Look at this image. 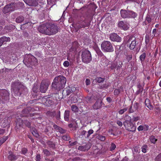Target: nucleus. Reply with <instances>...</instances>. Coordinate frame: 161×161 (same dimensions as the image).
<instances>
[{
	"mask_svg": "<svg viewBox=\"0 0 161 161\" xmlns=\"http://www.w3.org/2000/svg\"><path fill=\"white\" fill-rule=\"evenodd\" d=\"M58 30V27L56 25L50 24L41 25L38 28L40 32L49 36L56 34Z\"/></svg>",
	"mask_w": 161,
	"mask_h": 161,
	"instance_id": "1",
	"label": "nucleus"
},
{
	"mask_svg": "<svg viewBox=\"0 0 161 161\" xmlns=\"http://www.w3.org/2000/svg\"><path fill=\"white\" fill-rule=\"evenodd\" d=\"M66 83L65 77L63 76L56 77L52 84V87L56 90H59L64 87Z\"/></svg>",
	"mask_w": 161,
	"mask_h": 161,
	"instance_id": "2",
	"label": "nucleus"
},
{
	"mask_svg": "<svg viewBox=\"0 0 161 161\" xmlns=\"http://www.w3.org/2000/svg\"><path fill=\"white\" fill-rule=\"evenodd\" d=\"M102 50L104 52H111L114 51V49L111 42L108 41L103 42L101 45Z\"/></svg>",
	"mask_w": 161,
	"mask_h": 161,
	"instance_id": "3",
	"label": "nucleus"
},
{
	"mask_svg": "<svg viewBox=\"0 0 161 161\" xmlns=\"http://www.w3.org/2000/svg\"><path fill=\"white\" fill-rule=\"evenodd\" d=\"M81 58L82 62L85 63H88L92 60L91 53L89 51L86 50L82 51Z\"/></svg>",
	"mask_w": 161,
	"mask_h": 161,
	"instance_id": "4",
	"label": "nucleus"
},
{
	"mask_svg": "<svg viewBox=\"0 0 161 161\" xmlns=\"http://www.w3.org/2000/svg\"><path fill=\"white\" fill-rule=\"evenodd\" d=\"M17 4L15 3H12L11 4L6 5L3 9V12L5 13H7L9 12L14 11L17 9L16 6Z\"/></svg>",
	"mask_w": 161,
	"mask_h": 161,
	"instance_id": "5",
	"label": "nucleus"
},
{
	"mask_svg": "<svg viewBox=\"0 0 161 161\" xmlns=\"http://www.w3.org/2000/svg\"><path fill=\"white\" fill-rule=\"evenodd\" d=\"M126 43L127 46L129 45V48L130 49H134L136 45L135 38L132 36L129 37Z\"/></svg>",
	"mask_w": 161,
	"mask_h": 161,
	"instance_id": "6",
	"label": "nucleus"
},
{
	"mask_svg": "<svg viewBox=\"0 0 161 161\" xmlns=\"http://www.w3.org/2000/svg\"><path fill=\"white\" fill-rule=\"evenodd\" d=\"M123 124L125 129L129 131H134L136 130V127L131 122L128 123L124 122Z\"/></svg>",
	"mask_w": 161,
	"mask_h": 161,
	"instance_id": "7",
	"label": "nucleus"
},
{
	"mask_svg": "<svg viewBox=\"0 0 161 161\" xmlns=\"http://www.w3.org/2000/svg\"><path fill=\"white\" fill-rule=\"evenodd\" d=\"M50 83L48 81L43 80L40 86V91L42 93H45L47 90Z\"/></svg>",
	"mask_w": 161,
	"mask_h": 161,
	"instance_id": "8",
	"label": "nucleus"
},
{
	"mask_svg": "<svg viewBox=\"0 0 161 161\" xmlns=\"http://www.w3.org/2000/svg\"><path fill=\"white\" fill-rule=\"evenodd\" d=\"M118 27L121 29L124 30H127L129 28V25L126 22L123 21H119L118 24Z\"/></svg>",
	"mask_w": 161,
	"mask_h": 161,
	"instance_id": "9",
	"label": "nucleus"
},
{
	"mask_svg": "<svg viewBox=\"0 0 161 161\" xmlns=\"http://www.w3.org/2000/svg\"><path fill=\"white\" fill-rule=\"evenodd\" d=\"M9 95V93L6 90H0V96L2 97V99L6 100L8 99ZM0 100H1V99H0Z\"/></svg>",
	"mask_w": 161,
	"mask_h": 161,
	"instance_id": "10",
	"label": "nucleus"
},
{
	"mask_svg": "<svg viewBox=\"0 0 161 161\" xmlns=\"http://www.w3.org/2000/svg\"><path fill=\"white\" fill-rule=\"evenodd\" d=\"M27 61L31 65H34L37 63V60L34 56L29 55L28 56Z\"/></svg>",
	"mask_w": 161,
	"mask_h": 161,
	"instance_id": "11",
	"label": "nucleus"
},
{
	"mask_svg": "<svg viewBox=\"0 0 161 161\" xmlns=\"http://www.w3.org/2000/svg\"><path fill=\"white\" fill-rule=\"evenodd\" d=\"M110 38L111 41L117 42H120L121 40V37L115 33L111 34L110 35Z\"/></svg>",
	"mask_w": 161,
	"mask_h": 161,
	"instance_id": "12",
	"label": "nucleus"
},
{
	"mask_svg": "<svg viewBox=\"0 0 161 161\" xmlns=\"http://www.w3.org/2000/svg\"><path fill=\"white\" fill-rule=\"evenodd\" d=\"M24 1L26 3L30 6H36L38 5L37 0H26Z\"/></svg>",
	"mask_w": 161,
	"mask_h": 161,
	"instance_id": "13",
	"label": "nucleus"
},
{
	"mask_svg": "<svg viewBox=\"0 0 161 161\" xmlns=\"http://www.w3.org/2000/svg\"><path fill=\"white\" fill-rule=\"evenodd\" d=\"M91 147L90 143H88L84 145L79 146L78 147V149L82 151H86L89 149Z\"/></svg>",
	"mask_w": 161,
	"mask_h": 161,
	"instance_id": "14",
	"label": "nucleus"
},
{
	"mask_svg": "<svg viewBox=\"0 0 161 161\" xmlns=\"http://www.w3.org/2000/svg\"><path fill=\"white\" fill-rule=\"evenodd\" d=\"M128 10L121 9L120 11V14L122 17L123 18H128Z\"/></svg>",
	"mask_w": 161,
	"mask_h": 161,
	"instance_id": "15",
	"label": "nucleus"
},
{
	"mask_svg": "<svg viewBox=\"0 0 161 161\" xmlns=\"http://www.w3.org/2000/svg\"><path fill=\"white\" fill-rule=\"evenodd\" d=\"M128 13V18H134L136 17L137 15V14L132 11L129 10Z\"/></svg>",
	"mask_w": 161,
	"mask_h": 161,
	"instance_id": "16",
	"label": "nucleus"
},
{
	"mask_svg": "<svg viewBox=\"0 0 161 161\" xmlns=\"http://www.w3.org/2000/svg\"><path fill=\"white\" fill-rule=\"evenodd\" d=\"M9 155L8 156V158L10 160H14L17 159L18 158V156H15L12 152H9Z\"/></svg>",
	"mask_w": 161,
	"mask_h": 161,
	"instance_id": "17",
	"label": "nucleus"
},
{
	"mask_svg": "<svg viewBox=\"0 0 161 161\" xmlns=\"http://www.w3.org/2000/svg\"><path fill=\"white\" fill-rule=\"evenodd\" d=\"M133 154L134 156L136 155V154L139 153L140 151V149L139 146H136L133 148L132 150Z\"/></svg>",
	"mask_w": 161,
	"mask_h": 161,
	"instance_id": "18",
	"label": "nucleus"
},
{
	"mask_svg": "<svg viewBox=\"0 0 161 161\" xmlns=\"http://www.w3.org/2000/svg\"><path fill=\"white\" fill-rule=\"evenodd\" d=\"M133 109L131 110V109L132 108V106L130 108L129 111L130 113H132L136 111L138 108V104L137 103H134L133 105Z\"/></svg>",
	"mask_w": 161,
	"mask_h": 161,
	"instance_id": "19",
	"label": "nucleus"
},
{
	"mask_svg": "<svg viewBox=\"0 0 161 161\" xmlns=\"http://www.w3.org/2000/svg\"><path fill=\"white\" fill-rule=\"evenodd\" d=\"M69 116V111L68 110H66L64 114V118L66 121H68Z\"/></svg>",
	"mask_w": 161,
	"mask_h": 161,
	"instance_id": "20",
	"label": "nucleus"
},
{
	"mask_svg": "<svg viewBox=\"0 0 161 161\" xmlns=\"http://www.w3.org/2000/svg\"><path fill=\"white\" fill-rule=\"evenodd\" d=\"M145 104L147 107L150 109L153 108L152 106L150 104L149 102V100L148 99H146L145 102Z\"/></svg>",
	"mask_w": 161,
	"mask_h": 161,
	"instance_id": "21",
	"label": "nucleus"
},
{
	"mask_svg": "<svg viewBox=\"0 0 161 161\" xmlns=\"http://www.w3.org/2000/svg\"><path fill=\"white\" fill-rule=\"evenodd\" d=\"M1 40L3 42V43L4 42H9L10 41V39L9 37H7L5 36H3L0 38Z\"/></svg>",
	"mask_w": 161,
	"mask_h": 161,
	"instance_id": "22",
	"label": "nucleus"
},
{
	"mask_svg": "<svg viewBox=\"0 0 161 161\" xmlns=\"http://www.w3.org/2000/svg\"><path fill=\"white\" fill-rule=\"evenodd\" d=\"M87 26L84 23H83L80 25H78L74 26L75 29H79L81 28H84Z\"/></svg>",
	"mask_w": 161,
	"mask_h": 161,
	"instance_id": "23",
	"label": "nucleus"
},
{
	"mask_svg": "<svg viewBox=\"0 0 161 161\" xmlns=\"http://www.w3.org/2000/svg\"><path fill=\"white\" fill-rule=\"evenodd\" d=\"M24 20V18L23 16H19L16 19V21L17 23H20L23 21Z\"/></svg>",
	"mask_w": 161,
	"mask_h": 161,
	"instance_id": "24",
	"label": "nucleus"
},
{
	"mask_svg": "<svg viewBox=\"0 0 161 161\" xmlns=\"http://www.w3.org/2000/svg\"><path fill=\"white\" fill-rule=\"evenodd\" d=\"M125 120L124 122L126 123L131 122V119L130 117L128 115H125Z\"/></svg>",
	"mask_w": 161,
	"mask_h": 161,
	"instance_id": "25",
	"label": "nucleus"
},
{
	"mask_svg": "<svg viewBox=\"0 0 161 161\" xmlns=\"http://www.w3.org/2000/svg\"><path fill=\"white\" fill-rule=\"evenodd\" d=\"M71 109L72 111L75 112H78V107L75 105H72Z\"/></svg>",
	"mask_w": 161,
	"mask_h": 161,
	"instance_id": "26",
	"label": "nucleus"
},
{
	"mask_svg": "<svg viewBox=\"0 0 161 161\" xmlns=\"http://www.w3.org/2000/svg\"><path fill=\"white\" fill-rule=\"evenodd\" d=\"M93 108L94 109H97L100 108V104L98 102H97L93 106Z\"/></svg>",
	"mask_w": 161,
	"mask_h": 161,
	"instance_id": "27",
	"label": "nucleus"
},
{
	"mask_svg": "<svg viewBox=\"0 0 161 161\" xmlns=\"http://www.w3.org/2000/svg\"><path fill=\"white\" fill-rule=\"evenodd\" d=\"M146 53H143L140 56V59L141 60V62H143L145 58H146Z\"/></svg>",
	"mask_w": 161,
	"mask_h": 161,
	"instance_id": "28",
	"label": "nucleus"
},
{
	"mask_svg": "<svg viewBox=\"0 0 161 161\" xmlns=\"http://www.w3.org/2000/svg\"><path fill=\"white\" fill-rule=\"evenodd\" d=\"M86 134L87 132L85 130H83L81 132L80 134V136L81 137H83L84 136L86 138H87L86 137Z\"/></svg>",
	"mask_w": 161,
	"mask_h": 161,
	"instance_id": "29",
	"label": "nucleus"
},
{
	"mask_svg": "<svg viewBox=\"0 0 161 161\" xmlns=\"http://www.w3.org/2000/svg\"><path fill=\"white\" fill-rule=\"evenodd\" d=\"M150 139L151 142L154 144L157 141V139H156L154 136H151L150 137Z\"/></svg>",
	"mask_w": 161,
	"mask_h": 161,
	"instance_id": "30",
	"label": "nucleus"
},
{
	"mask_svg": "<svg viewBox=\"0 0 161 161\" xmlns=\"http://www.w3.org/2000/svg\"><path fill=\"white\" fill-rule=\"evenodd\" d=\"M97 137L98 139L102 141H104L105 139V136L101 135H98Z\"/></svg>",
	"mask_w": 161,
	"mask_h": 161,
	"instance_id": "31",
	"label": "nucleus"
},
{
	"mask_svg": "<svg viewBox=\"0 0 161 161\" xmlns=\"http://www.w3.org/2000/svg\"><path fill=\"white\" fill-rule=\"evenodd\" d=\"M71 100L72 103H75L77 101V97L76 96H75V97H73L71 95Z\"/></svg>",
	"mask_w": 161,
	"mask_h": 161,
	"instance_id": "32",
	"label": "nucleus"
},
{
	"mask_svg": "<svg viewBox=\"0 0 161 161\" xmlns=\"http://www.w3.org/2000/svg\"><path fill=\"white\" fill-rule=\"evenodd\" d=\"M96 80L98 82L101 83L103 82L104 80V79L100 77H98L96 79Z\"/></svg>",
	"mask_w": 161,
	"mask_h": 161,
	"instance_id": "33",
	"label": "nucleus"
},
{
	"mask_svg": "<svg viewBox=\"0 0 161 161\" xmlns=\"http://www.w3.org/2000/svg\"><path fill=\"white\" fill-rule=\"evenodd\" d=\"M93 132V130H89L88 132H87L86 137L88 138L90 135L92 134Z\"/></svg>",
	"mask_w": 161,
	"mask_h": 161,
	"instance_id": "34",
	"label": "nucleus"
},
{
	"mask_svg": "<svg viewBox=\"0 0 161 161\" xmlns=\"http://www.w3.org/2000/svg\"><path fill=\"white\" fill-rule=\"evenodd\" d=\"M127 110V108H125L119 110V114H122Z\"/></svg>",
	"mask_w": 161,
	"mask_h": 161,
	"instance_id": "35",
	"label": "nucleus"
},
{
	"mask_svg": "<svg viewBox=\"0 0 161 161\" xmlns=\"http://www.w3.org/2000/svg\"><path fill=\"white\" fill-rule=\"evenodd\" d=\"M147 147V146L146 145H144L141 148L142 151V152L144 153H146V148Z\"/></svg>",
	"mask_w": 161,
	"mask_h": 161,
	"instance_id": "36",
	"label": "nucleus"
},
{
	"mask_svg": "<svg viewBox=\"0 0 161 161\" xmlns=\"http://www.w3.org/2000/svg\"><path fill=\"white\" fill-rule=\"evenodd\" d=\"M43 152L44 154L46 156H48L50 154V152L47 149L43 150Z\"/></svg>",
	"mask_w": 161,
	"mask_h": 161,
	"instance_id": "37",
	"label": "nucleus"
},
{
	"mask_svg": "<svg viewBox=\"0 0 161 161\" xmlns=\"http://www.w3.org/2000/svg\"><path fill=\"white\" fill-rule=\"evenodd\" d=\"M63 65L65 67H67L69 65V63L68 61H65L63 63Z\"/></svg>",
	"mask_w": 161,
	"mask_h": 161,
	"instance_id": "38",
	"label": "nucleus"
},
{
	"mask_svg": "<svg viewBox=\"0 0 161 161\" xmlns=\"http://www.w3.org/2000/svg\"><path fill=\"white\" fill-rule=\"evenodd\" d=\"M116 147V145L113 143H112L111 144V146L110 147V150L111 151H112L114 150Z\"/></svg>",
	"mask_w": 161,
	"mask_h": 161,
	"instance_id": "39",
	"label": "nucleus"
},
{
	"mask_svg": "<svg viewBox=\"0 0 161 161\" xmlns=\"http://www.w3.org/2000/svg\"><path fill=\"white\" fill-rule=\"evenodd\" d=\"M156 159L158 161H161V153L159 154L156 158Z\"/></svg>",
	"mask_w": 161,
	"mask_h": 161,
	"instance_id": "40",
	"label": "nucleus"
},
{
	"mask_svg": "<svg viewBox=\"0 0 161 161\" xmlns=\"http://www.w3.org/2000/svg\"><path fill=\"white\" fill-rule=\"evenodd\" d=\"M69 145L71 147L77 144V142L75 141L73 142H72L71 141H69Z\"/></svg>",
	"mask_w": 161,
	"mask_h": 161,
	"instance_id": "41",
	"label": "nucleus"
},
{
	"mask_svg": "<svg viewBox=\"0 0 161 161\" xmlns=\"http://www.w3.org/2000/svg\"><path fill=\"white\" fill-rule=\"evenodd\" d=\"M27 150L26 148H23L22 149L21 152L22 153L24 154H25V153H27Z\"/></svg>",
	"mask_w": 161,
	"mask_h": 161,
	"instance_id": "42",
	"label": "nucleus"
},
{
	"mask_svg": "<svg viewBox=\"0 0 161 161\" xmlns=\"http://www.w3.org/2000/svg\"><path fill=\"white\" fill-rule=\"evenodd\" d=\"M120 92V90L118 89H116L114 92V93L115 95H118Z\"/></svg>",
	"mask_w": 161,
	"mask_h": 161,
	"instance_id": "43",
	"label": "nucleus"
},
{
	"mask_svg": "<svg viewBox=\"0 0 161 161\" xmlns=\"http://www.w3.org/2000/svg\"><path fill=\"white\" fill-rule=\"evenodd\" d=\"M62 139L64 140H68L69 139V137L66 135L64 136H62Z\"/></svg>",
	"mask_w": 161,
	"mask_h": 161,
	"instance_id": "44",
	"label": "nucleus"
},
{
	"mask_svg": "<svg viewBox=\"0 0 161 161\" xmlns=\"http://www.w3.org/2000/svg\"><path fill=\"white\" fill-rule=\"evenodd\" d=\"M139 131L143 130V125H140L137 128Z\"/></svg>",
	"mask_w": 161,
	"mask_h": 161,
	"instance_id": "45",
	"label": "nucleus"
},
{
	"mask_svg": "<svg viewBox=\"0 0 161 161\" xmlns=\"http://www.w3.org/2000/svg\"><path fill=\"white\" fill-rule=\"evenodd\" d=\"M132 58V55H128L126 56V59L128 62H129Z\"/></svg>",
	"mask_w": 161,
	"mask_h": 161,
	"instance_id": "46",
	"label": "nucleus"
},
{
	"mask_svg": "<svg viewBox=\"0 0 161 161\" xmlns=\"http://www.w3.org/2000/svg\"><path fill=\"white\" fill-rule=\"evenodd\" d=\"M145 42L146 44L148 43L149 41V37L148 35H146L145 37Z\"/></svg>",
	"mask_w": 161,
	"mask_h": 161,
	"instance_id": "47",
	"label": "nucleus"
},
{
	"mask_svg": "<svg viewBox=\"0 0 161 161\" xmlns=\"http://www.w3.org/2000/svg\"><path fill=\"white\" fill-rule=\"evenodd\" d=\"M7 139V137L5 136L3 138L1 139L0 141L1 142L3 143Z\"/></svg>",
	"mask_w": 161,
	"mask_h": 161,
	"instance_id": "48",
	"label": "nucleus"
},
{
	"mask_svg": "<svg viewBox=\"0 0 161 161\" xmlns=\"http://www.w3.org/2000/svg\"><path fill=\"white\" fill-rule=\"evenodd\" d=\"M149 129V126L147 125H143V130L144 131H147Z\"/></svg>",
	"mask_w": 161,
	"mask_h": 161,
	"instance_id": "49",
	"label": "nucleus"
},
{
	"mask_svg": "<svg viewBox=\"0 0 161 161\" xmlns=\"http://www.w3.org/2000/svg\"><path fill=\"white\" fill-rule=\"evenodd\" d=\"M72 92L71 91V89L70 87H69L68 89H67L66 90V93L67 95H69Z\"/></svg>",
	"mask_w": 161,
	"mask_h": 161,
	"instance_id": "50",
	"label": "nucleus"
},
{
	"mask_svg": "<svg viewBox=\"0 0 161 161\" xmlns=\"http://www.w3.org/2000/svg\"><path fill=\"white\" fill-rule=\"evenodd\" d=\"M41 159L40 155L39 154H37L36 157V161H40Z\"/></svg>",
	"mask_w": 161,
	"mask_h": 161,
	"instance_id": "51",
	"label": "nucleus"
},
{
	"mask_svg": "<svg viewBox=\"0 0 161 161\" xmlns=\"http://www.w3.org/2000/svg\"><path fill=\"white\" fill-rule=\"evenodd\" d=\"M140 118L139 117L136 116V117H133L132 119L134 121H137L140 119Z\"/></svg>",
	"mask_w": 161,
	"mask_h": 161,
	"instance_id": "52",
	"label": "nucleus"
},
{
	"mask_svg": "<svg viewBox=\"0 0 161 161\" xmlns=\"http://www.w3.org/2000/svg\"><path fill=\"white\" fill-rule=\"evenodd\" d=\"M116 123L119 126L121 127L123 125L122 123L119 120H117V121Z\"/></svg>",
	"mask_w": 161,
	"mask_h": 161,
	"instance_id": "53",
	"label": "nucleus"
},
{
	"mask_svg": "<svg viewBox=\"0 0 161 161\" xmlns=\"http://www.w3.org/2000/svg\"><path fill=\"white\" fill-rule=\"evenodd\" d=\"M33 135L36 137H38L39 135L35 131H33L32 132Z\"/></svg>",
	"mask_w": 161,
	"mask_h": 161,
	"instance_id": "54",
	"label": "nucleus"
},
{
	"mask_svg": "<svg viewBox=\"0 0 161 161\" xmlns=\"http://www.w3.org/2000/svg\"><path fill=\"white\" fill-rule=\"evenodd\" d=\"M85 82H86V84L87 85H89L90 83V80L88 79H87L86 80Z\"/></svg>",
	"mask_w": 161,
	"mask_h": 161,
	"instance_id": "55",
	"label": "nucleus"
},
{
	"mask_svg": "<svg viewBox=\"0 0 161 161\" xmlns=\"http://www.w3.org/2000/svg\"><path fill=\"white\" fill-rule=\"evenodd\" d=\"M70 89H71V91L72 92H75L76 90V88L75 87H73Z\"/></svg>",
	"mask_w": 161,
	"mask_h": 161,
	"instance_id": "56",
	"label": "nucleus"
},
{
	"mask_svg": "<svg viewBox=\"0 0 161 161\" xmlns=\"http://www.w3.org/2000/svg\"><path fill=\"white\" fill-rule=\"evenodd\" d=\"M92 97H87L86 98V101L87 102H90V100L92 99Z\"/></svg>",
	"mask_w": 161,
	"mask_h": 161,
	"instance_id": "57",
	"label": "nucleus"
},
{
	"mask_svg": "<svg viewBox=\"0 0 161 161\" xmlns=\"http://www.w3.org/2000/svg\"><path fill=\"white\" fill-rule=\"evenodd\" d=\"M58 129L59 130V131L60 132L63 133L65 132V130H63L62 128H58Z\"/></svg>",
	"mask_w": 161,
	"mask_h": 161,
	"instance_id": "58",
	"label": "nucleus"
},
{
	"mask_svg": "<svg viewBox=\"0 0 161 161\" xmlns=\"http://www.w3.org/2000/svg\"><path fill=\"white\" fill-rule=\"evenodd\" d=\"M118 48V47H117V48H116V50H115V52L117 54H119L120 53V51L119 50H117Z\"/></svg>",
	"mask_w": 161,
	"mask_h": 161,
	"instance_id": "59",
	"label": "nucleus"
},
{
	"mask_svg": "<svg viewBox=\"0 0 161 161\" xmlns=\"http://www.w3.org/2000/svg\"><path fill=\"white\" fill-rule=\"evenodd\" d=\"M128 158L126 157H125L123 158L122 161H128Z\"/></svg>",
	"mask_w": 161,
	"mask_h": 161,
	"instance_id": "60",
	"label": "nucleus"
},
{
	"mask_svg": "<svg viewBox=\"0 0 161 161\" xmlns=\"http://www.w3.org/2000/svg\"><path fill=\"white\" fill-rule=\"evenodd\" d=\"M4 132V130L0 129V135L3 134Z\"/></svg>",
	"mask_w": 161,
	"mask_h": 161,
	"instance_id": "61",
	"label": "nucleus"
},
{
	"mask_svg": "<svg viewBox=\"0 0 161 161\" xmlns=\"http://www.w3.org/2000/svg\"><path fill=\"white\" fill-rule=\"evenodd\" d=\"M119 159L118 158H114L111 161H118Z\"/></svg>",
	"mask_w": 161,
	"mask_h": 161,
	"instance_id": "62",
	"label": "nucleus"
},
{
	"mask_svg": "<svg viewBox=\"0 0 161 161\" xmlns=\"http://www.w3.org/2000/svg\"><path fill=\"white\" fill-rule=\"evenodd\" d=\"M107 101L108 102H111V98L110 97H107Z\"/></svg>",
	"mask_w": 161,
	"mask_h": 161,
	"instance_id": "63",
	"label": "nucleus"
},
{
	"mask_svg": "<svg viewBox=\"0 0 161 161\" xmlns=\"http://www.w3.org/2000/svg\"><path fill=\"white\" fill-rule=\"evenodd\" d=\"M51 0H47V3H48V4H49V3H51Z\"/></svg>",
	"mask_w": 161,
	"mask_h": 161,
	"instance_id": "64",
	"label": "nucleus"
}]
</instances>
